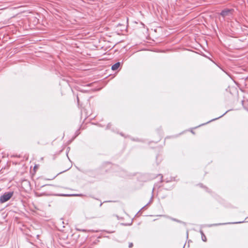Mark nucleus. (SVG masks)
<instances>
[{
  "label": "nucleus",
  "instance_id": "nucleus-4",
  "mask_svg": "<svg viewBox=\"0 0 248 248\" xmlns=\"http://www.w3.org/2000/svg\"><path fill=\"white\" fill-rule=\"evenodd\" d=\"M201 234H202V240L203 241H206V236L204 234L203 232L202 231H201Z\"/></svg>",
  "mask_w": 248,
  "mask_h": 248
},
{
  "label": "nucleus",
  "instance_id": "nucleus-7",
  "mask_svg": "<svg viewBox=\"0 0 248 248\" xmlns=\"http://www.w3.org/2000/svg\"><path fill=\"white\" fill-rule=\"evenodd\" d=\"M61 196H66V195H61Z\"/></svg>",
  "mask_w": 248,
  "mask_h": 248
},
{
  "label": "nucleus",
  "instance_id": "nucleus-8",
  "mask_svg": "<svg viewBox=\"0 0 248 248\" xmlns=\"http://www.w3.org/2000/svg\"><path fill=\"white\" fill-rule=\"evenodd\" d=\"M220 117H221V116H219L218 118H220Z\"/></svg>",
  "mask_w": 248,
  "mask_h": 248
},
{
  "label": "nucleus",
  "instance_id": "nucleus-2",
  "mask_svg": "<svg viewBox=\"0 0 248 248\" xmlns=\"http://www.w3.org/2000/svg\"><path fill=\"white\" fill-rule=\"evenodd\" d=\"M233 10L232 9H225L220 13V15L225 17L227 16H230L232 15Z\"/></svg>",
  "mask_w": 248,
  "mask_h": 248
},
{
  "label": "nucleus",
  "instance_id": "nucleus-1",
  "mask_svg": "<svg viewBox=\"0 0 248 248\" xmlns=\"http://www.w3.org/2000/svg\"><path fill=\"white\" fill-rule=\"evenodd\" d=\"M13 195V192H6L0 197V203H2L9 200Z\"/></svg>",
  "mask_w": 248,
  "mask_h": 248
},
{
  "label": "nucleus",
  "instance_id": "nucleus-3",
  "mask_svg": "<svg viewBox=\"0 0 248 248\" xmlns=\"http://www.w3.org/2000/svg\"><path fill=\"white\" fill-rule=\"evenodd\" d=\"M120 62H118L112 66L111 69L112 70H116L120 67Z\"/></svg>",
  "mask_w": 248,
  "mask_h": 248
},
{
  "label": "nucleus",
  "instance_id": "nucleus-10",
  "mask_svg": "<svg viewBox=\"0 0 248 248\" xmlns=\"http://www.w3.org/2000/svg\"><path fill=\"white\" fill-rule=\"evenodd\" d=\"M220 117H221V116H219L218 118H220Z\"/></svg>",
  "mask_w": 248,
  "mask_h": 248
},
{
  "label": "nucleus",
  "instance_id": "nucleus-6",
  "mask_svg": "<svg viewBox=\"0 0 248 248\" xmlns=\"http://www.w3.org/2000/svg\"><path fill=\"white\" fill-rule=\"evenodd\" d=\"M226 223H224L223 224H226ZM222 224H215L214 225H221Z\"/></svg>",
  "mask_w": 248,
  "mask_h": 248
},
{
  "label": "nucleus",
  "instance_id": "nucleus-9",
  "mask_svg": "<svg viewBox=\"0 0 248 248\" xmlns=\"http://www.w3.org/2000/svg\"><path fill=\"white\" fill-rule=\"evenodd\" d=\"M220 117H221V116H219L218 118H220Z\"/></svg>",
  "mask_w": 248,
  "mask_h": 248
},
{
  "label": "nucleus",
  "instance_id": "nucleus-5",
  "mask_svg": "<svg viewBox=\"0 0 248 248\" xmlns=\"http://www.w3.org/2000/svg\"><path fill=\"white\" fill-rule=\"evenodd\" d=\"M133 246V244L132 243H130L129 244L128 247H129V248H131Z\"/></svg>",
  "mask_w": 248,
  "mask_h": 248
}]
</instances>
